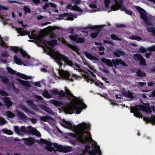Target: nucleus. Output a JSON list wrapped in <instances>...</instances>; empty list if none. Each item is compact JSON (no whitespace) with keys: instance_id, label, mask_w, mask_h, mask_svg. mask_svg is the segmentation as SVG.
Masks as SVG:
<instances>
[{"instance_id":"nucleus-1","label":"nucleus","mask_w":155,"mask_h":155,"mask_svg":"<svg viewBox=\"0 0 155 155\" xmlns=\"http://www.w3.org/2000/svg\"><path fill=\"white\" fill-rule=\"evenodd\" d=\"M136 9L139 12L140 17L145 22L146 25L148 26L153 25V18L152 16H147L145 10L141 7L137 6L136 7Z\"/></svg>"},{"instance_id":"nucleus-2","label":"nucleus","mask_w":155,"mask_h":155,"mask_svg":"<svg viewBox=\"0 0 155 155\" xmlns=\"http://www.w3.org/2000/svg\"><path fill=\"white\" fill-rule=\"evenodd\" d=\"M55 60L59 65H62L63 64L62 61H64V63L72 67L74 66L73 63L71 60H70L68 57H67L63 54H59L55 55Z\"/></svg>"},{"instance_id":"nucleus-3","label":"nucleus","mask_w":155,"mask_h":155,"mask_svg":"<svg viewBox=\"0 0 155 155\" xmlns=\"http://www.w3.org/2000/svg\"><path fill=\"white\" fill-rule=\"evenodd\" d=\"M79 106V104L77 103L75 106L69 105L64 108V112L68 114H72L75 111L77 114L80 113L81 111V109L79 108H77L76 106Z\"/></svg>"},{"instance_id":"nucleus-4","label":"nucleus","mask_w":155,"mask_h":155,"mask_svg":"<svg viewBox=\"0 0 155 155\" xmlns=\"http://www.w3.org/2000/svg\"><path fill=\"white\" fill-rule=\"evenodd\" d=\"M6 69L8 71V72L9 73L12 74H15L16 76L18 77H20L23 79L28 80L30 79L31 78L30 76H27L24 74L19 72H17L16 73V71L10 67H7L6 68Z\"/></svg>"},{"instance_id":"nucleus-5","label":"nucleus","mask_w":155,"mask_h":155,"mask_svg":"<svg viewBox=\"0 0 155 155\" xmlns=\"http://www.w3.org/2000/svg\"><path fill=\"white\" fill-rule=\"evenodd\" d=\"M59 74L61 78L66 80H69L70 81L72 82L74 80L72 78H70V74L67 71L63 70H60L59 71Z\"/></svg>"},{"instance_id":"nucleus-6","label":"nucleus","mask_w":155,"mask_h":155,"mask_svg":"<svg viewBox=\"0 0 155 155\" xmlns=\"http://www.w3.org/2000/svg\"><path fill=\"white\" fill-rule=\"evenodd\" d=\"M40 140L41 143L45 144L46 145L45 148L47 150L50 152L52 151L55 152L56 151L54 147H51L53 145V143H52L50 141L42 138Z\"/></svg>"},{"instance_id":"nucleus-7","label":"nucleus","mask_w":155,"mask_h":155,"mask_svg":"<svg viewBox=\"0 0 155 155\" xmlns=\"http://www.w3.org/2000/svg\"><path fill=\"white\" fill-rule=\"evenodd\" d=\"M112 64L115 68H117V65H122L124 66L127 67V66L126 63L121 59H113L112 60Z\"/></svg>"},{"instance_id":"nucleus-8","label":"nucleus","mask_w":155,"mask_h":155,"mask_svg":"<svg viewBox=\"0 0 155 155\" xmlns=\"http://www.w3.org/2000/svg\"><path fill=\"white\" fill-rule=\"evenodd\" d=\"M116 4V5H113L111 7V9L113 11H116L120 9V7L123 4V1L122 0H113Z\"/></svg>"},{"instance_id":"nucleus-9","label":"nucleus","mask_w":155,"mask_h":155,"mask_svg":"<svg viewBox=\"0 0 155 155\" xmlns=\"http://www.w3.org/2000/svg\"><path fill=\"white\" fill-rule=\"evenodd\" d=\"M135 59L140 61V66L146 65L145 60L144 58L142 56L139 54H136L134 55Z\"/></svg>"},{"instance_id":"nucleus-10","label":"nucleus","mask_w":155,"mask_h":155,"mask_svg":"<svg viewBox=\"0 0 155 155\" xmlns=\"http://www.w3.org/2000/svg\"><path fill=\"white\" fill-rule=\"evenodd\" d=\"M58 90L57 89L51 90L49 91L47 90L44 91L45 94L49 98H51L52 95H57L58 94Z\"/></svg>"},{"instance_id":"nucleus-11","label":"nucleus","mask_w":155,"mask_h":155,"mask_svg":"<svg viewBox=\"0 0 155 155\" xmlns=\"http://www.w3.org/2000/svg\"><path fill=\"white\" fill-rule=\"evenodd\" d=\"M21 140L24 141V143L27 146H31L35 143L36 140L31 137L28 138H23Z\"/></svg>"},{"instance_id":"nucleus-12","label":"nucleus","mask_w":155,"mask_h":155,"mask_svg":"<svg viewBox=\"0 0 155 155\" xmlns=\"http://www.w3.org/2000/svg\"><path fill=\"white\" fill-rule=\"evenodd\" d=\"M3 100L4 101L5 104L7 107V109H9L13 104V102L11 101L10 98L8 97H5L3 99Z\"/></svg>"},{"instance_id":"nucleus-13","label":"nucleus","mask_w":155,"mask_h":155,"mask_svg":"<svg viewBox=\"0 0 155 155\" xmlns=\"http://www.w3.org/2000/svg\"><path fill=\"white\" fill-rule=\"evenodd\" d=\"M57 40L56 39L51 40L50 41H47L46 40H43V43L44 45L47 44L49 45L51 48H54V45H57Z\"/></svg>"},{"instance_id":"nucleus-14","label":"nucleus","mask_w":155,"mask_h":155,"mask_svg":"<svg viewBox=\"0 0 155 155\" xmlns=\"http://www.w3.org/2000/svg\"><path fill=\"white\" fill-rule=\"evenodd\" d=\"M36 133H38L39 134V132L36 130H34L33 128L31 126H30L27 129L26 132V133H27L28 134H31L39 136V135L36 134Z\"/></svg>"},{"instance_id":"nucleus-15","label":"nucleus","mask_w":155,"mask_h":155,"mask_svg":"<svg viewBox=\"0 0 155 155\" xmlns=\"http://www.w3.org/2000/svg\"><path fill=\"white\" fill-rule=\"evenodd\" d=\"M80 139L82 142L85 144L91 143L92 142L94 141V140H93L91 137H81Z\"/></svg>"},{"instance_id":"nucleus-16","label":"nucleus","mask_w":155,"mask_h":155,"mask_svg":"<svg viewBox=\"0 0 155 155\" xmlns=\"http://www.w3.org/2000/svg\"><path fill=\"white\" fill-rule=\"evenodd\" d=\"M81 128L83 130V132L85 133V130L86 129L90 130L91 129V126L89 124L87 125V124L85 123H82L81 124H79Z\"/></svg>"},{"instance_id":"nucleus-17","label":"nucleus","mask_w":155,"mask_h":155,"mask_svg":"<svg viewBox=\"0 0 155 155\" xmlns=\"http://www.w3.org/2000/svg\"><path fill=\"white\" fill-rule=\"evenodd\" d=\"M143 104L144 105V107L143 110L145 111L146 113H151L152 111L150 108V105L149 104L147 103L146 104L143 103Z\"/></svg>"},{"instance_id":"nucleus-18","label":"nucleus","mask_w":155,"mask_h":155,"mask_svg":"<svg viewBox=\"0 0 155 155\" xmlns=\"http://www.w3.org/2000/svg\"><path fill=\"white\" fill-rule=\"evenodd\" d=\"M143 119L147 123L150 122L153 124H155V116H153L150 118L144 117Z\"/></svg>"},{"instance_id":"nucleus-19","label":"nucleus","mask_w":155,"mask_h":155,"mask_svg":"<svg viewBox=\"0 0 155 155\" xmlns=\"http://www.w3.org/2000/svg\"><path fill=\"white\" fill-rule=\"evenodd\" d=\"M117 51H114V54L116 57H120V55L124 56L125 54L124 51L121 50H116Z\"/></svg>"},{"instance_id":"nucleus-20","label":"nucleus","mask_w":155,"mask_h":155,"mask_svg":"<svg viewBox=\"0 0 155 155\" xmlns=\"http://www.w3.org/2000/svg\"><path fill=\"white\" fill-rule=\"evenodd\" d=\"M65 17H68L66 18V20H68L72 21L74 19V17L76 18L77 16H74V15L72 13H64Z\"/></svg>"},{"instance_id":"nucleus-21","label":"nucleus","mask_w":155,"mask_h":155,"mask_svg":"<svg viewBox=\"0 0 155 155\" xmlns=\"http://www.w3.org/2000/svg\"><path fill=\"white\" fill-rule=\"evenodd\" d=\"M34 101L32 99H29L26 100V102L28 103V105L31 107L33 108L36 110L37 109L36 106L34 104Z\"/></svg>"},{"instance_id":"nucleus-22","label":"nucleus","mask_w":155,"mask_h":155,"mask_svg":"<svg viewBox=\"0 0 155 155\" xmlns=\"http://www.w3.org/2000/svg\"><path fill=\"white\" fill-rule=\"evenodd\" d=\"M41 108L45 111L51 115H52L54 114V112L49 107L45 106V105H42Z\"/></svg>"},{"instance_id":"nucleus-23","label":"nucleus","mask_w":155,"mask_h":155,"mask_svg":"<svg viewBox=\"0 0 155 155\" xmlns=\"http://www.w3.org/2000/svg\"><path fill=\"white\" fill-rule=\"evenodd\" d=\"M53 145L55 148L57 149L58 151L60 152H63L64 147L61 145H58L56 143H53Z\"/></svg>"},{"instance_id":"nucleus-24","label":"nucleus","mask_w":155,"mask_h":155,"mask_svg":"<svg viewBox=\"0 0 155 155\" xmlns=\"http://www.w3.org/2000/svg\"><path fill=\"white\" fill-rule=\"evenodd\" d=\"M85 55L87 58L91 60L97 61L98 60L96 57L94 56L91 53L88 52H85Z\"/></svg>"},{"instance_id":"nucleus-25","label":"nucleus","mask_w":155,"mask_h":155,"mask_svg":"<svg viewBox=\"0 0 155 155\" xmlns=\"http://www.w3.org/2000/svg\"><path fill=\"white\" fill-rule=\"evenodd\" d=\"M136 74L138 77H145L147 75V74L144 72H142L140 69H137L136 71Z\"/></svg>"},{"instance_id":"nucleus-26","label":"nucleus","mask_w":155,"mask_h":155,"mask_svg":"<svg viewBox=\"0 0 155 155\" xmlns=\"http://www.w3.org/2000/svg\"><path fill=\"white\" fill-rule=\"evenodd\" d=\"M101 60L103 62L106 64L108 66L113 67L112 61H111L110 59L103 58Z\"/></svg>"},{"instance_id":"nucleus-27","label":"nucleus","mask_w":155,"mask_h":155,"mask_svg":"<svg viewBox=\"0 0 155 155\" xmlns=\"http://www.w3.org/2000/svg\"><path fill=\"white\" fill-rule=\"evenodd\" d=\"M101 30L99 29H96L94 30V32H92L91 34V37L93 38H95L97 37L99 34Z\"/></svg>"},{"instance_id":"nucleus-28","label":"nucleus","mask_w":155,"mask_h":155,"mask_svg":"<svg viewBox=\"0 0 155 155\" xmlns=\"http://www.w3.org/2000/svg\"><path fill=\"white\" fill-rule=\"evenodd\" d=\"M123 94L124 96L130 99H132L134 97L133 96V94L130 91H128L127 93L124 92Z\"/></svg>"},{"instance_id":"nucleus-29","label":"nucleus","mask_w":155,"mask_h":155,"mask_svg":"<svg viewBox=\"0 0 155 155\" xmlns=\"http://www.w3.org/2000/svg\"><path fill=\"white\" fill-rule=\"evenodd\" d=\"M14 59L15 61L17 64L21 65L23 64V61L16 55L14 56Z\"/></svg>"},{"instance_id":"nucleus-30","label":"nucleus","mask_w":155,"mask_h":155,"mask_svg":"<svg viewBox=\"0 0 155 155\" xmlns=\"http://www.w3.org/2000/svg\"><path fill=\"white\" fill-rule=\"evenodd\" d=\"M52 104L54 106L57 107H61L63 104V103L62 102L56 100H53Z\"/></svg>"},{"instance_id":"nucleus-31","label":"nucleus","mask_w":155,"mask_h":155,"mask_svg":"<svg viewBox=\"0 0 155 155\" xmlns=\"http://www.w3.org/2000/svg\"><path fill=\"white\" fill-rule=\"evenodd\" d=\"M17 114L18 116L21 119H25L27 118L26 116L22 112L19 111H17Z\"/></svg>"},{"instance_id":"nucleus-32","label":"nucleus","mask_w":155,"mask_h":155,"mask_svg":"<svg viewBox=\"0 0 155 155\" xmlns=\"http://www.w3.org/2000/svg\"><path fill=\"white\" fill-rule=\"evenodd\" d=\"M58 95H59L60 98L62 99L66 97V93L63 90H61L60 91H58Z\"/></svg>"},{"instance_id":"nucleus-33","label":"nucleus","mask_w":155,"mask_h":155,"mask_svg":"<svg viewBox=\"0 0 155 155\" xmlns=\"http://www.w3.org/2000/svg\"><path fill=\"white\" fill-rule=\"evenodd\" d=\"M71 9L73 11H78L80 12H81L83 11V10L76 5L73 6L71 7Z\"/></svg>"},{"instance_id":"nucleus-34","label":"nucleus","mask_w":155,"mask_h":155,"mask_svg":"<svg viewBox=\"0 0 155 155\" xmlns=\"http://www.w3.org/2000/svg\"><path fill=\"white\" fill-rule=\"evenodd\" d=\"M144 107V105H137L135 106L134 107V109L135 110H136V111L141 110H143Z\"/></svg>"},{"instance_id":"nucleus-35","label":"nucleus","mask_w":155,"mask_h":155,"mask_svg":"<svg viewBox=\"0 0 155 155\" xmlns=\"http://www.w3.org/2000/svg\"><path fill=\"white\" fill-rule=\"evenodd\" d=\"M66 124H67L70 125V126L65 125L64 124H61L63 126V127H64L65 128H67L68 129H70L72 128V124L71 123L67 121L66 122Z\"/></svg>"},{"instance_id":"nucleus-36","label":"nucleus","mask_w":155,"mask_h":155,"mask_svg":"<svg viewBox=\"0 0 155 155\" xmlns=\"http://www.w3.org/2000/svg\"><path fill=\"white\" fill-rule=\"evenodd\" d=\"M97 153V150L95 148H93L91 150L88 152V154L90 155H96Z\"/></svg>"},{"instance_id":"nucleus-37","label":"nucleus","mask_w":155,"mask_h":155,"mask_svg":"<svg viewBox=\"0 0 155 155\" xmlns=\"http://www.w3.org/2000/svg\"><path fill=\"white\" fill-rule=\"evenodd\" d=\"M6 114L8 118H12L15 116V114L9 111H7Z\"/></svg>"},{"instance_id":"nucleus-38","label":"nucleus","mask_w":155,"mask_h":155,"mask_svg":"<svg viewBox=\"0 0 155 155\" xmlns=\"http://www.w3.org/2000/svg\"><path fill=\"white\" fill-rule=\"evenodd\" d=\"M17 80L21 83L23 86H27L29 84V83L27 81H24L20 78H18L17 79Z\"/></svg>"},{"instance_id":"nucleus-39","label":"nucleus","mask_w":155,"mask_h":155,"mask_svg":"<svg viewBox=\"0 0 155 155\" xmlns=\"http://www.w3.org/2000/svg\"><path fill=\"white\" fill-rule=\"evenodd\" d=\"M68 46L73 51H78L80 49L77 46L71 45H68Z\"/></svg>"},{"instance_id":"nucleus-40","label":"nucleus","mask_w":155,"mask_h":155,"mask_svg":"<svg viewBox=\"0 0 155 155\" xmlns=\"http://www.w3.org/2000/svg\"><path fill=\"white\" fill-rule=\"evenodd\" d=\"M98 49L99 51H102V52H98V53L99 55H103L104 54V51L105 48L104 46H101L98 47Z\"/></svg>"},{"instance_id":"nucleus-41","label":"nucleus","mask_w":155,"mask_h":155,"mask_svg":"<svg viewBox=\"0 0 155 155\" xmlns=\"http://www.w3.org/2000/svg\"><path fill=\"white\" fill-rule=\"evenodd\" d=\"M72 147H64L63 152L68 153L72 150Z\"/></svg>"},{"instance_id":"nucleus-42","label":"nucleus","mask_w":155,"mask_h":155,"mask_svg":"<svg viewBox=\"0 0 155 155\" xmlns=\"http://www.w3.org/2000/svg\"><path fill=\"white\" fill-rule=\"evenodd\" d=\"M6 123H7V121L4 117H0V126H2Z\"/></svg>"},{"instance_id":"nucleus-43","label":"nucleus","mask_w":155,"mask_h":155,"mask_svg":"<svg viewBox=\"0 0 155 155\" xmlns=\"http://www.w3.org/2000/svg\"><path fill=\"white\" fill-rule=\"evenodd\" d=\"M23 9L25 12V15H26L27 12L29 13L31 12V10L30 8L28 6H24Z\"/></svg>"},{"instance_id":"nucleus-44","label":"nucleus","mask_w":155,"mask_h":155,"mask_svg":"<svg viewBox=\"0 0 155 155\" xmlns=\"http://www.w3.org/2000/svg\"><path fill=\"white\" fill-rule=\"evenodd\" d=\"M148 30L149 32H152V35L155 37V28L150 27L148 28Z\"/></svg>"},{"instance_id":"nucleus-45","label":"nucleus","mask_w":155,"mask_h":155,"mask_svg":"<svg viewBox=\"0 0 155 155\" xmlns=\"http://www.w3.org/2000/svg\"><path fill=\"white\" fill-rule=\"evenodd\" d=\"M51 118L49 116H42L40 117V119L44 122H46L48 120H50Z\"/></svg>"},{"instance_id":"nucleus-46","label":"nucleus","mask_w":155,"mask_h":155,"mask_svg":"<svg viewBox=\"0 0 155 155\" xmlns=\"http://www.w3.org/2000/svg\"><path fill=\"white\" fill-rule=\"evenodd\" d=\"M2 131L4 133L7 134H8L9 135H12L13 133V132L11 130L2 129Z\"/></svg>"},{"instance_id":"nucleus-47","label":"nucleus","mask_w":155,"mask_h":155,"mask_svg":"<svg viewBox=\"0 0 155 155\" xmlns=\"http://www.w3.org/2000/svg\"><path fill=\"white\" fill-rule=\"evenodd\" d=\"M111 38L114 40L119 41L121 40L120 38L118 37L116 35L114 34H112L111 35Z\"/></svg>"},{"instance_id":"nucleus-48","label":"nucleus","mask_w":155,"mask_h":155,"mask_svg":"<svg viewBox=\"0 0 155 155\" xmlns=\"http://www.w3.org/2000/svg\"><path fill=\"white\" fill-rule=\"evenodd\" d=\"M77 39L76 42L77 43H83L85 41V39L84 38L77 37Z\"/></svg>"},{"instance_id":"nucleus-49","label":"nucleus","mask_w":155,"mask_h":155,"mask_svg":"<svg viewBox=\"0 0 155 155\" xmlns=\"http://www.w3.org/2000/svg\"><path fill=\"white\" fill-rule=\"evenodd\" d=\"M18 48L17 47L11 46L10 47V48L12 51L15 52V53H17L18 51Z\"/></svg>"},{"instance_id":"nucleus-50","label":"nucleus","mask_w":155,"mask_h":155,"mask_svg":"<svg viewBox=\"0 0 155 155\" xmlns=\"http://www.w3.org/2000/svg\"><path fill=\"white\" fill-rule=\"evenodd\" d=\"M21 108L24 112L27 114H28V111H29V110L28 108L25 105H22L21 106Z\"/></svg>"},{"instance_id":"nucleus-51","label":"nucleus","mask_w":155,"mask_h":155,"mask_svg":"<svg viewBox=\"0 0 155 155\" xmlns=\"http://www.w3.org/2000/svg\"><path fill=\"white\" fill-rule=\"evenodd\" d=\"M14 130L17 134H21L20 130H19V127L18 126H14Z\"/></svg>"},{"instance_id":"nucleus-52","label":"nucleus","mask_w":155,"mask_h":155,"mask_svg":"<svg viewBox=\"0 0 155 155\" xmlns=\"http://www.w3.org/2000/svg\"><path fill=\"white\" fill-rule=\"evenodd\" d=\"M83 76L87 80V81L89 82L91 80V77L87 74H85L83 75Z\"/></svg>"},{"instance_id":"nucleus-53","label":"nucleus","mask_w":155,"mask_h":155,"mask_svg":"<svg viewBox=\"0 0 155 155\" xmlns=\"http://www.w3.org/2000/svg\"><path fill=\"white\" fill-rule=\"evenodd\" d=\"M1 81L5 84H6L8 83L9 80L8 79L5 77L3 76L2 79H1Z\"/></svg>"},{"instance_id":"nucleus-54","label":"nucleus","mask_w":155,"mask_h":155,"mask_svg":"<svg viewBox=\"0 0 155 155\" xmlns=\"http://www.w3.org/2000/svg\"><path fill=\"white\" fill-rule=\"evenodd\" d=\"M110 0H104V2L105 3V7L106 8H108L110 3Z\"/></svg>"},{"instance_id":"nucleus-55","label":"nucleus","mask_w":155,"mask_h":155,"mask_svg":"<svg viewBox=\"0 0 155 155\" xmlns=\"http://www.w3.org/2000/svg\"><path fill=\"white\" fill-rule=\"evenodd\" d=\"M69 37L71 39L74 41H76L77 39V37L74 35H69Z\"/></svg>"},{"instance_id":"nucleus-56","label":"nucleus","mask_w":155,"mask_h":155,"mask_svg":"<svg viewBox=\"0 0 155 155\" xmlns=\"http://www.w3.org/2000/svg\"><path fill=\"white\" fill-rule=\"evenodd\" d=\"M26 130L27 129L25 127V126H22L21 127L20 130V131L23 133H26Z\"/></svg>"},{"instance_id":"nucleus-57","label":"nucleus","mask_w":155,"mask_h":155,"mask_svg":"<svg viewBox=\"0 0 155 155\" xmlns=\"http://www.w3.org/2000/svg\"><path fill=\"white\" fill-rule=\"evenodd\" d=\"M147 49L149 51H155V45L148 48Z\"/></svg>"},{"instance_id":"nucleus-58","label":"nucleus","mask_w":155,"mask_h":155,"mask_svg":"<svg viewBox=\"0 0 155 155\" xmlns=\"http://www.w3.org/2000/svg\"><path fill=\"white\" fill-rule=\"evenodd\" d=\"M0 95L5 96H8V94L5 91H0Z\"/></svg>"},{"instance_id":"nucleus-59","label":"nucleus","mask_w":155,"mask_h":155,"mask_svg":"<svg viewBox=\"0 0 155 155\" xmlns=\"http://www.w3.org/2000/svg\"><path fill=\"white\" fill-rule=\"evenodd\" d=\"M0 44L2 46L5 48H6V45L5 43V42L3 40H1L0 41Z\"/></svg>"},{"instance_id":"nucleus-60","label":"nucleus","mask_w":155,"mask_h":155,"mask_svg":"<svg viewBox=\"0 0 155 155\" xmlns=\"http://www.w3.org/2000/svg\"><path fill=\"white\" fill-rule=\"evenodd\" d=\"M29 120L31 121L32 123L34 124H36L37 122V120L34 118H29Z\"/></svg>"},{"instance_id":"nucleus-61","label":"nucleus","mask_w":155,"mask_h":155,"mask_svg":"<svg viewBox=\"0 0 155 155\" xmlns=\"http://www.w3.org/2000/svg\"><path fill=\"white\" fill-rule=\"evenodd\" d=\"M28 34V33L26 30H24L23 31H22L21 32L20 35L21 36H24L26 35H27Z\"/></svg>"},{"instance_id":"nucleus-62","label":"nucleus","mask_w":155,"mask_h":155,"mask_svg":"<svg viewBox=\"0 0 155 155\" xmlns=\"http://www.w3.org/2000/svg\"><path fill=\"white\" fill-rule=\"evenodd\" d=\"M134 115L137 117H139L141 116V114L139 112L136 111L134 113Z\"/></svg>"},{"instance_id":"nucleus-63","label":"nucleus","mask_w":155,"mask_h":155,"mask_svg":"<svg viewBox=\"0 0 155 155\" xmlns=\"http://www.w3.org/2000/svg\"><path fill=\"white\" fill-rule=\"evenodd\" d=\"M140 51L142 53L146 52L147 51V50L143 47L140 48Z\"/></svg>"},{"instance_id":"nucleus-64","label":"nucleus","mask_w":155,"mask_h":155,"mask_svg":"<svg viewBox=\"0 0 155 155\" xmlns=\"http://www.w3.org/2000/svg\"><path fill=\"white\" fill-rule=\"evenodd\" d=\"M21 54L22 56L24 58H25L26 57H27L28 56V54L25 51H23L22 52Z\"/></svg>"}]
</instances>
